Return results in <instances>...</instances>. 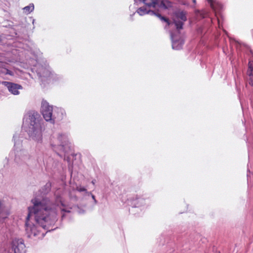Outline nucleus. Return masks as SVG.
<instances>
[{"label":"nucleus","instance_id":"nucleus-1","mask_svg":"<svg viewBox=\"0 0 253 253\" xmlns=\"http://www.w3.org/2000/svg\"><path fill=\"white\" fill-rule=\"evenodd\" d=\"M32 203L33 206L29 208L26 222V233L30 238H43L47 232L45 230H50L49 226L55 221L57 212L60 211L62 218H63L65 213L70 212V210L72 209L60 197L56 198L55 205H51L47 198H35L32 200Z\"/></svg>","mask_w":253,"mask_h":253},{"label":"nucleus","instance_id":"nucleus-2","mask_svg":"<svg viewBox=\"0 0 253 253\" xmlns=\"http://www.w3.org/2000/svg\"><path fill=\"white\" fill-rule=\"evenodd\" d=\"M25 124L27 126V131L30 139L41 143L42 139V132L44 129L42 121L38 113L31 112L25 118Z\"/></svg>","mask_w":253,"mask_h":253},{"label":"nucleus","instance_id":"nucleus-3","mask_svg":"<svg viewBox=\"0 0 253 253\" xmlns=\"http://www.w3.org/2000/svg\"><path fill=\"white\" fill-rule=\"evenodd\" d=\"M52 107L50 106L46 101H42L41 106V112L43 117L47 122L54 124L55 122L54 116L52 115Z\"/></svg>","mask_w":253,"mask_h":253},{"label":"nucleus","instance_id":"nucleus-4","mask_svg":"<svg viewBox=\"0 0 253 253\" xmlns=\"http://www.w3.org/2000/svg\"><path fill=\"white\" fill-rule=\"evenodd\" d=\"M187 20L186 12L183 11H179L175 13L173 22L177 30L182 29L184 22Z\"/></svg>","mask_w":253,"mask_h":253},{"label":"nucleus","instance_id":"nucleus-5","mask_svg":"<svg viewBox=\"0 0 253 253\" xmlns=\"http://www.w3.org/2000/svg\"><path fill=\"white\" fill-rule=\"evenodd\" d=\"M25 246L21 239H15L12 242V249L14 253H25Z\"/></svg>","mask_w":253,"mask_h":253},{"label":"nucleus","instance_id":"nucleus-6","mask_svg":"<svg viewBox=\"0 0 253 253\" xmlns=\"http://www.w3.org/2000/svg\"><path fill=\"white\" fill-rule=\"evenodd\" d=\"M137 12L141 16H143L146 14H149L152 15H155L160 18V19L164 21L165 22H167L168 25H169L170 24V23L169 21V20L165 17L162 16L160 14L158 13H156L155 12H154L153 10H148L146 7H141L138 9L137 10Z\"/></svg>","mask_w":253,"mask_h":253},{"label":"nucleus","instance_id":"nucleus-7","mask_svg":"<svg viewBox=\"0 0 253 253\" xmlns=\"http://www.w3.org/2000/svg\"><path fill=\"white\" fill-rule=\"evenodd\" d=\"M6 85L9 92L14 95L19 94V89L22 88L21 86L12 83L7 82Z\"/></svg>","mask_w":253,"mask_h":253},{"label":"nucleus","instance_id":"nucleus-8","mask_svg":"<svg viewBox=\"0 0 253 253\" xmlns=\"http://www.w3.org/2000/svg\"><path fill=\"white\" fill-rule=\"evenodd\" d=\"M247 71L248 81L249 84L253 86V61H250Z\"/></svg>","mask_w":253,"mask_h":253},{"label":"nucleus","instance_id":"nucleus-9","mask_svg":"<svg viewBox=\"0 0 253 253\" xmlns=\"http://www.w3.org/2000/svg\"><path fill=\"white\" fill-rule=\"evenodd\" d=\"M9 214L8 208L5 206L4 203L0 201V221L5 218Z\"/></svg>","mask_w":253,"mask_h":253},{"label":"nucleus","instance_id":"nucleus-10","mask_svg":"<svg viewBox=\"0 0 253 253\" xmlns=\"http://www.w3.org/2000/svg\"><path fill=\"white\" fill-rule=\"evenodd\" d=\"M170 37L172 42V48L176 50L179 49L181 47L183 42L182 41H177L172 33L170 34Z\"/></svg>","mask_w":253,"mask_h":253},{"label":"nucleus","instance_id":"nucleus-11","mask_svg":"<svg viewBox=\"0 0 253 253\" xmlns=\"http://www.w3.org/2000/svg\"><path fill=\"white\" fill-rule=\"evenodd\" d=\"M210 3L211 8L215 11H218L222 9V4L216 0H208Z\"/></svg>","mask_w":253,"mask_h":253},{"label":"nucleus","instance_id":"nucleus-12","mask_svg":"<svg viewBox=\"0 0 253 253\" xmlns=\"http://www.w3.org/2000/svg\"><path fill=\"white\" fill-rule=\"evenodd\" d=\"M136 1H142L148 7H156V5L158 3V0H135Z\"/></svg>","mask_w":253,"mask_h":253},{"label":"nucleus","instance_id":"nucleus-13","mask_svg":"<svg viewBox=\"0 0 253 253\" xmlns=\"http://www.w3.org/2000/svg\"><path fill=\"white\" fill-rule=\"evenodd\" d=\"M157 6L164 9H167L171 6V3L167 0H163L161 1L158 0V3L156 5Z\"/></svg>","mask_w":253,"mask_h":253},{"label":"nucleus","instance_id":"nucleus-14","mask_svg":"<svg viewBox=\"0 0 253 253\" xmlns=\"http://www.w3.org/2000/svg\"><path fill=\"white\" fill-rule=\"evenodd\" d=\"M34 9V5L33 3H31L29 5L25 6L24 8H23L24 12L27 14L33 11Z\"/></svg>","mask_w":253,"mask_h":253},{"label":"nucleus","instance_id":"nucleus-15","mask_svg":"<svg viewBox=\"0 0 253 253\" xmlns=\"http://www.w3.org/2000/svg\"><path fill=\"white\" fill-rule=\"evenodd\" d=\"M51 186V185L50 183H47L44 186V188L45 189V190L44 191H43V193L44 194H45V193L48 192L50 190Z\"/></svg>","mask_w":253,"mask_h":253},{"label":"nucleus","instance_id":"nucleus-16","mask_svg":"<svg viewBox=\"0 0 253 253\" xmlns=\"http://www.w3.org/2000/svg\"><path fill=\"white\" fill-rule=\"evenodd\" d=\"M77 190L79 192L86 191V189L85 188H84V187H82L81 186L77 187Z\"/></svg>","mask_w":253,"mask_h":253},{"label":"nucleus","instance_id":"nucleus-17","mask_svg":"<svg viewBox=\"0 0 253 253\" xmlns=\"http://www.w3.org/2000/svg\"><path fill=\"white\" fill-rule=\"evenodd\" d=\"M18 136H17L16 135H14L13 136V140H14V145H16V139L17 138H18Z\"/></svg>","mask_w":253,"mask_h":253},{"label":"nucleus","instance_id":"nucleus-18","mask_svg":"<svg viewBox=\"0 0 253 253\" xmlns=\"http://www.w3.org/2000/svg\"><path fill=\"white\" fill-rule=\"evenodd\" d=\"M65 144H66L65 143L64 144V142H62V143H61V145H62V148L63 149V151H65L66 152V147H65Z\"/></svg>","mask_w":253,"mask_h":253},{"label":"nucleus","instance_id":"nucleus-19","mask_svg":"<svg viewBox=\"0 0 253 253\" xmlns=\"http://www.w3.org/2000/svg\"><path fill=\"white\" fill-rule=\"evenodd\" d=\"M92 198L94 200L95 203H96V200L95 199V196L93 195H91Z\"/></svg>","mask_w":253,"mask_h":253},{"label":"nucleus","instance_id":"nucleus-20","mask_svg":"<svg viewBox=\"0 0 253 253\" xmlns=\"http://www.w3.org/2000/svg\"><path fill=\"white\" fill-rule=\"evenodd\" d=\"M92 183L93 184H95V182H94V180L92 181Z\"/></svg>","mask_w":253,"mask_h":253},{"label":"nucleus","instance_id":"nucleus-21","mask_svg":"<svg viewBox=\"0 0 253 253\" xmlns=\"http://www.w3.org/2000/svg\"><path fill=\"white\" fill-rule=\"evenodd\" d=\"M7 74H10V71H7Z\"/></svg>","mask_w":253,"mask_h":253},{"label":"nucleus","instance_id":"nucleus-22","mask_svg":"<svg viewBox=\"0 0 253 253\" xmlns=\"http://www.w3.org/2000/svg\"><path fill=\"white\" fill-rule=\"evenodd\" d=\"M79 212L81 213H83V212H81V211H79Z\"/></svg>","mask_w":253,"mask_h":253},{"label":"nucleus","instance_id":"nucleus-23","mask_svg":"<svg viewBox=\"0 0 253 253\" xmlns=\"http://www.w3.org/2000/svg\"><path fill=\"white\" fill-rule=\"evenodd\" d=\"M193 2H196V0H193Z\"/></svg>","mask_w":253,"mask_h":253}]
</instances>
